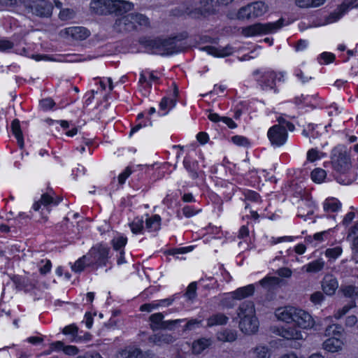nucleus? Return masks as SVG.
<instances>
[{"label": "nucleus", "instance_id": "21", "mask_svg": "<svg viewBox=\"0 0 358 358\" xmlns=\"http://www.w3.org/2000/svg\"><path fill=\"white\" fill-rule=\"evenodd\" d=\"M158 78L153 71H143L140 73L139 83L144 88H150L151 83L156 82Z\"/></svg>", "mask_w": 358, "mask_h": 358}, {"label": "nucleus", "instance_id": "63", "mask_svg": "<svg viewBox=\"0 0 358 358\" xmlns=\"http://www.w3.org/2000/svg\"><path fill=\"white\" fill-rule=\"evenodd\" d=\"M78 352V348L75 345H67L64 348V352L67 355H76Z\"/></svg>", "mask_w": 358, "mask_h": 358}, {"label": "nucleus", "instance_id": "4", "mask_svg": "<svg viewBox=\"0 0 358 358\" xmlns=\"http://www.w3.org/2000/svg\"><path fill=\"white\" fill-rule=\"evenodd\" d=\"M269 10L267 3L262 1H257L241 7L236 13L228 15L230 19L234 20H253L264 15Z\"/></svg>", "mask_w": 358, "mask_h": 358}, {"label": "nucleus", "instance_id": "6", "mask_svg": "<svg viewBox=\"0 0 358 358\" xmlns=\"http://www.w3.org/2000/svg\"><path fill=\"white\" fill-rule=\"evenodd\" d=\"M282 25V19H279L273 22L255 23L243 27L241 29V34L247 38L270 34L276 32Z\"/></svg>", "mask_w": 358, "mask_h": 358}, {"label": "nucleus", "instance_id": "50", "mask_svg": "<svg viewBox=\"0 0 358 358\" xmlns=\"http://www.w3.org/2000/svg\"><path fill=\"white\" fill-rule=\"evenodd\" d=\"M355 217V213L353 212L348 213L343 217L342 224L345 228H349L352 224V221Z\"/></svg>", "mask_w": 358, "mask_h": 358}, {"label": "nucleus", "instance_id": "62", "mask_svg": "<svg viewBox=\"0 0 358 358\" xmlns=\"http://www.w3.org/2000/svg\"><path fill=\"white\" fill-rule=\"evenodd\" d=\"M41 263H44V265L43 266H41L39 268L40 273L41 274H46L47 273L50 272L52 264L50 260H42Z\"/></svg>", "mask_w": 358, "mask_h": 358}, {"label": "nucleus", "instance_id": "16", "mask_svg": "<svg viewBox=\"0 0 358 358\" xmlns=\"http://www.w3.org/2000/svg\"><path fill=\"white\" fill-rule=\"evenodd\" d=\"M338 288V282L336 277L331 274L324 275L322 281V289L328 296L334 295Z\"/></svg>", "mask_w": 358, "mask_h": 358}, {"label": "nucleus", "instance_id": "61", "mask_svg": "<svg viewBox=\"0 0 358 358\" xmlns=\"http://www.w3.org/2000/svg\"><path fill=\"white\" fill-rule=\"evenodd\" d=\"M245 199L248 201L258 202L259 200V196L258 194L251 190H248L245 193Z\"/></svg>", "mask_w": 358, "mask_h": 358}, {"label": "nucleus", "instance_id": "19", "mask_svg": "<svg viewBox=\"0 0 358 358\" xmlns=\"http://www.w3.org/2000/svg\"><path fill=\"white\" fill-rule=\"evenodd\" d=\"M295 309L294 306L280 307L275 309L274 315L278 321L289 323L292 322Z\"/></svg>", "mask_w": 358, "mask_h": 358}, {"label": "nucleus", "instance_id": "49", "mask_svg": "<svg viewBox=\"0 0 358 358\" xmlns=\"http://www.w3.org/2000/svg\"><path fill=\"white\" fill-rule=\"evenodd\" d=\"M327 234V231H321L318 233H315L313 236H308L306 237V241L310 243L313 242V241H317V243H320L324 241V236Z\"/></svg>", "mask_w": 358, "mask_h": 358}, {"label": "nucleus", "instance_id": "7", "mask_svg": "<svg viewBox=\"0 0 358 358\" xmlns=\"http://www.w3.org/2000/svg\"><path fill=\"white\" fill-rule=\"evenodd\" d=\"M138 26L141 27H148L150 26L149 18L140 13L129 14L119 18L115 22V27L120 30H130L136 28Z\"/></svg>", "mask_w": 358, "mask_h": 358}, {"label": "nucleus", "instance_id": "10", "mask_svg": "<svg viewBox=\"0 0 358 358\" xmlns=\"http://www.w3.org/2000/svg\"><path fill=\"white\" fill-rule=\"evenodd\" d=\"M90 35V31L83 27H70L62 29L59 32L60 38L68 41H83Z\"/></svg>", "mask_w": 358, "mask_h": 358}, {"label": "nucleus", "instance_id": "41", "mask_svg": "<svg viewBox=\"0 0 358 358\" xmlns=\"http://www.w3.org/2000/svg\"><path fill=\"white\" fill-rule=\"evenodd\" d=\"M24 0H0L1 10H10L23 4Z\"/></svg>", "mask_w": 358, "mask_h": 358}, {"label": "nucleus", "instance_id": "48", "mask_svg": "<svg viewBox=\"0 0 358 358\" xmlns=\"http://www.w3.org/2000/svg\"><path fill=\"white\" fill-rule=\"evenodd\" d=\"M196 285L195 282H192L189 285L186 292V296L188 299L192 300L196 296Z\"/></svg>", "mask_w": 358, "mask_h": 358}, {"label": "nucleus", "instance_id": "22", "mask_svg": "<svg viewBox=\"0 0 358 358\" xmlns=\"http://www.w3.org/2000/svg\"><path fill=\"white\" fill-rule=\"evenodd\" d=\"M255 292L253 285H249L237 289L235 292L229 294V296L236 299H242L243 298L251 296Z\"/></svg>", "mask_w": 358, "mask_h": 358}, {"label": "nucleus", "instance_id": "2", "mask_svg": "<svg viewBox=\"0 0 358 358\" xmlns=\"http://www.w3.org/2000/svg\"><path fill=\"white\" fill-rule=\"evenodd\" d=\"M350 152L344 145H337L331 152V164L336 172L335 178L337 182L344 185H348L353 181V178L348 175L351 167Z\"/></svg>", "mask_w": 358, "mask_h": 358}, {"label": "nucleus", "instance_id": "55", "mask_svg": "<svg viewBox=\"0 0 358 358\" xmlns=\"http://www.w3.org/2000/svg\"><path fill=\"white\" fill-rule=\"evenodd\" d=\"M310 299L314 304H320L324 300V295L321 292H315L310 295Z\"/></svg>", "mask_w": 358, "mask_h": 358}, {"label": "nucleus", "instance_id": "45", "mask_svg": "<svg viewBox=\"0 0 358 358\" xmlns=\"http://www.w3.org/2000/svg\"><path fill=\"white\" fill-rule=\"evenodd\" d=\"M76 13L73 9L64 8L59 12V17L62 20H69L73 19Z\"/></svg>", "mask_w": 358, "mask_h": 358}, {"label": "nucleus", "instance_id": "1", "mask_svg": "<svg viewBox=\"0 0 358 358\" xmlns=\"http://www.w3.org/2000/svg\"><path fill=\"white\" fill-rule=\"evenodd\" d=\"M292 322L294 327L282 328L278 331V335L287 340H303L305 333L302 330L311 329L315 325L314 318L308 312L296 307Z\"/></svg>", "mask_w": 358, "mask_h": 358}, {"label": "nucleus", "instance_id": "44", "mask_svg": "<svg viewBox=\"0 0 358 358\" xmlns=\"http://www.w3.org/2000/svg\"><path fill=\"white\" fill-rule=\"evenodd\" d=\"M355 306H356V304L354 302L352 303L351 304L345 305L343 307H342L341 308L338 309L335 312L334 317L336 320H339L342 317H343L345 315H346L350 311V309H352V308H354Z\"/></svg>", "mask_w": 358, "mask_h": 358}, {"label": "nucleus", "instance_id": "17", "mask_svg": "<svg viewBox=\"0 0 358 358\" xmlns=\"http://www.w3.org/2000/svg\"><path fill=\"white\" fill-rule=\"evenodd\" d=\"M58 202L55 201L52 196H51L48 194H43L41 195V197L39 201H35L32 206V208L35 211L41 210V213H43V211H46L48 213L50 212V206L51 205H57Z\"/></svg>", "mask_w": 358, "mask_h": 358}, {"label": "nucleus", "instance_id": "36", "mask_svg": "<svg viewBox=\"0 0 358 358\" xmlns=\"http://www.w3.org/2000/svg\"><path fill=\"white\" fill-rule=\"evenodd\" d=\"M127 243V238L122 234H117L111 241L113 248L116 251L123 250Z\"/></svg>", "mask_w": 358, "mask_h": 358}, {"label": "nucleus", "instance_id": "58", "mask_svg": "<svg viewBox=\"0 0 358 358\" xmlns=\"http://www.w3.org/2000/svg\"><path fill=\"white\" fill-rule=\"evenodd\" d=\"M13 282L20 289L27 288L28 286L27 280L24 277L16 276L13 278Z\"/></svg>", "mask_w": 358, "mask_h": 358}, {"label": "nucleus", "instance_id": "24", "mask_svg": "<svg viewBox=\"0 0 358 358\" xmlns=\"http://www.w3.org/2000/svg\"><path fill=\"white\" fill-rule=\"evenodd\" d=\"M324 262L322 259L313 261L301 268V271L306 273H317L323 269Z\"/></svg>", "mask_w": 358, "mask_h": 358}, {"label": "nucleus", "instance_id": "8", "mask_svg": "<svg viewBox=\"0 0 358 358\" xmlns=\"http://www.w3.org/2000/svg\"><path fill=\"white\" fill-rule=\"evenodd\" d=\"M23 5L32 14L40 17H49L52 14V5L45 0H24Z\"/></svg>", "mask_w": 358, "mask_h": 358}, {"label": "nucleus", "instance_id": "53", "mask_svg": "<svg viewBox=\"0 0 358 358\" xmlns=\"http://www.w3.org/2000/svg\"><path fill=\"white\" fill-rule=\"evenodd\" d=\"M322 157L319 151L316 149H310L307 153V159L309 162H313Z\"/></svg>", "mask_w": 358, "mask_h": 358}, {"label": "nucleus", "instance_id": "3", "mask_svg": "<svg viewBox=\"0 0 358 358\" xmlns=\"http://www.w3.org/2000/svg\"><path fill=\"white\" fill-rule=\"evenodd\" d=\"M237 317L239 329L243 333L250 335L258 331L259 323L253 302H243L237 310Z\"/></svg>", "mask_w": 358, "mask_h": 358}, {"label": "nucleus", "instance_id": "59", "mask_svg": "<svg viewBox=\"0 0 358 358\" xmlns=\"http://www.w3.org/2000/svg\"><path fill=\"white\" fill-rule=\"evenodd\" d=\"M131 170L129 167H127L124 171L118 176V182L120 184L124 183L127 178L131 175Z\"/></svg>", "mask_w": 358, "mask_h": 358}, {"label": "nucleus", "instance_id": "64", "mask_svg": "<svg viewBox=\"0 0 358 358\" xmlns=\"http://www.w3.org/2000/svg\"><path fill=\"white\" fill-rule=\"evenodd\" d=\"M129 353L130 355L129 358H143L142 352L138 348H130Z\"/></svg>", "mask_w": 358, "mask_h": 358}, {"label": "nucleus", "instance_id": "32", "mask_svg": "<svg viewBox=\"0 0 358 358\" xmlns=\"http://www.w3.org/2000/svg\"><path fill=\"white\" fill-rule=\"evenodd\" d=\"M183 165L192 178H196L198 177V164L195 161L192 160L189 157H185L183 160Z\"/></svg>", "mask_w": 358, "mask_h": 358}, {"label": "nucleus", "instance_id": "5", "mask_svg": "<svg viewBox=\"0 0 358 358\" xmlns=\"http://www.w3.org/2000/svg\"><path fill=\"white\" fill-rule=\"evenodd\" d=\"M343 328L337 324L329 325L325 331V336L329 338L322 343V348L325 351L334 353L341 351L344 346V342L339 337L341 336Z\"/></svg>", "mask_w": 358, "mask_h": 358}, {"label": "nucleus", "instance_id": "37", "mask_svg": "<svg viewBox=\"0 0 358 358\" xmlns=\"http://www.w3.org/2000/svg\"><path fill=\"white\" fill-rule=\"evenodd\" d=\"M341 292L348 298L358 299V288L353 285H342Z\"/></svg>", "mask_w": 358, "mask_h": 358}, {"label": "nucleus", "instance_id": "23", "mask_svg": "<svg viewBox=\"0 0 358 358\" xmlns=\"http://www.w3.org/2000/svg\"><path fill=\"white\" fill-rule=\"evenodd\" d=\"M128 225L134 234H143L145 232L144 219L143 217H134L129 222Z\"/></svg>", "mask_w": 358, "mask_h": 358}, {"label": "nucleus", "instance_id": "42", "mask_svg": "<svg viewBox=\"0 0 358 358\" xmlns=\"http://www.w3.org/2000/svg\"><path fill=\"white\" fill-rule=\"evenodd\" d=\"M311 179L313 182L316 183H322L324 181L326 177H327V173L326 171L320 168L315 169L311 172Z\"/></svg>", "mask_w": 358, "mask_h": 358}, {"label": "nucleus", "instance_id": "47", "mask_svg": "<svg viewBox=\"0 0 358 358\" xmlns=\"http://www.w3.org/2000/svg\"><path fill=\"white\" fill-rule=\"evenodd\" d=\"M231 141L239 146H248L249 141L247 138L242 136H234L231 138Z\"/></svg>", "mask_w": 358, "mask_h": 358}, {"label": "nucleus", "instance_id": "29", "mask_svg": "<svg viewBox=\"0 0 358 358\" xmlns=\"http://www.w3.org/2000/svg\"><path fill=\"white\" fill-rule=\"evenodd\" d=\"M150 340L156 345H162L172 343L173 341V337L169 334H157L152 336Z\"/></svg>", "mask_w": 358, "mask_h": 358}, {"label": "nucleus", "instance_id": "15", "mask_svg": "<svg viewBox=\"0 0 358 358\" xmlns=\"http://www.w3.org/2000/svg\"><path fill=\"white\" fill-rule=\"evenodd\" d=\"M113 0H93L90 3V9L95 13L103 15L113 13Z\"/></svg>", "mask_w": 358, "mask_h": 358}, {"label": "nucleus", "instance_id": "13", "mask_svg": "<svg viewBox=\"0 0 358 358\" xmlns=\"http://www.w3.org/2000/svg\"><path fill=\"white\" fill-rule=\"evenodd\" d=\"M109 249L103 245H97L93 247L87 254L92 264L104 265L108 259Z\"/></svg>", "mask_w": 358, "mask_h": 358}, {"label": "nucleus", "instance_id": "40", "mask_svg": "<svg viewBox=\"0 0 358 358\" xmlns=\"http://www.w3.org/2000/svg\"><path fill=\"white\" fill-rule=\"evenodd\" d=\"M279 282V278L274 276H266L259 282L261 286L266 289L273 288V287L278 285Z\"/></svg>", "mask_w": 358, "mask_h": 358}, {"label": "nucleus", "instance_id": "35", "mask_svg": "<svg viewBox=\"0 0 358 358\" xmlns=\"http://www.w3.org/2000/svg\"><path fill=\"white\" fill-rule=\"evenodd\" d=\"M346 12L345 5H342L337 10L331 13L326 19L325 24H331L338 21Z\"/></svg>", "mask_w": 358, "mask_h": 358}, {"label": "nucleus", "instance_id": "54", "mask_svg": "<svg viewBox=\"0 0 358 358\" xmlns=\"http://www.w3.org/2000/svg\"><path fill=\"white\" fill-rule=\"evenodd\" d=\"M62 332L65 335H71L73 336H76L78 334V328L74 324H70L69 326L65 327L63 329Z\"/></svg>", "mask_w": 358, "mask_h": 358}, {"label": "nucleus", "instance_id": "52", "mask_svg": "<svg viewBox=\"0 0 358 358\" xmlns=\"http://www.w3.org/2000/svg\"><path fill=\"white\" fill-rule=\"evenodd\" d=\"M358 234V221L355 222L352 225L348 228V234L346 239L350 241L352 236Z\"/></svg>", "mask_w": 358, "mask_h": 358}, {"label": "nucleus", "instance_id": "20", "mask_svg": "<svg viewBox=\"0 0 358 358\" xmlns=\"http://www.w3.org/2000/svg\"><path fill=\"white\" fill-rule=\"evenodd\" d=\"M161 217L158 215H146L144 219L145 231L150 233L158 231L161 228Z\"/></svg>", "mask_w": 358, "mask_h": 358}, {"label": "nucleus", "instance_id": "56", "mask_svg": "<svg viewBox=\"0 0 358 358\" xmlns=\"http://www.w3.org/2000/svg\"><path fill=\"white\" fill-rule=\"evenodd\" d=\"M200 210H195L193 207L187 206L183 208L182 213L185 217H190L196 215Z\"/></svg>", "mask_w": 358, "mask_h": 358}, {"label": "nucleus", "instance_id": "9", "mask_svg": "<svg viewBox=\"0 0 358 358\" xmlns=\"http://www.w3.org/2000/svg\"><path fill=\"white\" fill-rule=\"evenodd\" d=\"M217 11V6L215 0H200L198 8L193 10L192 8L187 7L185 13L192 17L199 18L215 14Z\"/></svg>", "mask_w": 358, "mask_h": 358}, {"label": "nucleus", "instance_id": "28", "mask_svg": "<svg viewBox=\"0 0 358 358\" xmlns=\"http://www.w3.org/2000/svg\"><path fill=\"white\" fill-rule=\"evenodd\" d=\"M323 208L327 213H334L341 210V203L336 198H329L324 201Z\"/></svg>", "mask_w": 358, "mask_h": 358}, {"label": "nucleus", "instance_id": "26", "mask_svg": "<svg viewBox=\"0 0 358 358\" xmlns=\"http://www.w3.org/2000/svg\"><path fill=\"white\" fill-rule=\"evenodd\" d=\"M212 343L210 339L200 338L192 343V350L195 355L201 354L205 349L208 348Z\"/></svg>", "mask_w": 358, "mask_h": 358}, {"label": "nucleus", "instance_id": "33", "mask_svg": "<svg viewBox=\"0 0 358 358\" xmlns=\"http://www.w3.org/2000/svg\"><path fill=\"white\" fill-rule=\"evenodd\" d=\"M295 4L301 8H317L323 5L325 0H294Z\"/></svg>", "mask_w": 358, "mask_h": 358}, {"label": "nucleus", "instance_id": "30", "mask_svg": "<svg viewBox=\"0 0 358 358\" xmlns=\"http://www.w3.org/2000/svg\"><path fill=\"white\" fill-rule=\"evenodd\" d=\"M229 317L223 313H217L210 316L207 321L208 327L224 325L227 323Z\"/></svg>", "mask_w": 358, "mask_h": 358}, {"label": "nucleus", "instance_id": "18", "mask_svg": "<svg viewBox=\"0 0 358 358\" xmlns=\"http://www.w3.org/2000/svg\"><path fill=\"white\" fill-rule=\"evenodd\" d=\"M208 55L215 57H224L231 55L234 51V48L230 45L226 46H206L203 48Z\"/></svg>", "mask_w": 358, "mask_h": 358}, {"label": "nucleus", "instance_id": "25", "mask_svg": "<svg viewBox=\"0 0 358 358\" xmlns=\"http://www.w3.org/2000/svg\"><path fill=\"white\" fill-rule=\"evenodd\" d=\"M133 8V3L129 1L124 0H113V13H123L131 10Z\"/></svg>", "mask_w": 358, "mask_h": 358}, {"label": "nucleus", "instance_id": "43", "mask_svg": "<svg viewBox=\"0 0 358 358\" xmlns=\"http://www.w3.org/2000/svg\"><path fill=\"white\" fill-rule=\"evenodd\" d=\"M342 252L343 248L341 246L338 245L327 249L325 251V256L330 260H335L341 255Z\"/></svg>", "mask_w": 358, "mask_h": 358}, {"label": "nucleus", "instance_id": "57", "mask_svg": "<svg viewBox=\"0 0 358 358\" xmlns=\"http://www.w3.org/2000/svg\"><path fill=\"white\" fill-rule=\"evenodd\" d=\"M55 102L51 99H45L40 102V106L43 110H50L53 108Z\"/></svg>", "mask_w": 358, "mask_h": 358}, {"label": "nucleus", "instance_id": "34", "mask_svg": "<svg viewBox=\"0 0 358 358\" xmlns=\"http://www.w3.org/2000/svg\"><path fill=\"white\" fill-rule=\"evenodd\" d=\"M176 100L175 97L164 98L159 104L160 110L162 112V115H165L168 113L169 110L175 107Z\"/></svg>", "mask_w": 358, "mask_h": 358}, {"label": "nucleus", "instance_id": "31", "mask_svg": "<svg viewBox=\"0 0 358 358\" xmlns=\"http://www.w3.org/2000/svg\"><path fill=\"white\" fill-rule=\"evenodd\" d=\"M90 265H92L90 256L86 255L78 259L73 264H72L71 269L76 273H80L83 271L87 266Z\"/></svg>", "mask_w": 358, "mask_h": 358}, {"label": "nucleus", "instance_id": "39", "mask_svg": "<svg viewBox=\"0 0 358 358\" xmlns=\"http://www.w3.org/2000/svg\"><path fill=\"white\" fill-rule=\"evenodd\" d=\"M256 358H270L271 356V350L265 345H258L253 350Z\"/></svg>", "mask_w": 358, "mask_h": 358}, {"label": "nucleus", "instance_id": "27", "mask_svg": "<svg viewBox=\"0 0 358 358\" xmlns=\"http://www.w3.org/2000/svg\"><path fill=\"white\" fill-rule=\"evenodd\" d=\"M11 131L17 139L19 146L22 148L24 147V138L21 130L20 121L17 119L14 120L11 123Z\"/></svg>", "mask_w": 358, "mask_h": 358}, {"label": "nucleus", "instance_id": "60", "mask_svg": "<svg viewBox=\"0 0 358 358\" xmlns=\"http://www.w3.org/2000/svg\"><path fill=\"white\" fill-rule=\"evenodd\" d=\"M13 47V43L6 39H0V51H6Z\"/></svg>", "mask_w": 358, "mask_h": 358}, {"label": "nucleus", "instance_id": "38", "mask_svg": "<svg viewBox=\"0 0 358 358\" xmlns=\"http://www.w3.org/2000/svg\"><path fill=\"white\" fill-rule=\"evenodd\" d=\"M236 337V332L230 330H224L217 334V339L222 342H232Z\"/></svg>", "mask_w": 358, "mask_h": 358}, {"label": "nucleus", "instance_id": "51", "mask_svg": "<svg viewBox=\"0 0 358 358\" xmlns=\"http://www.w3.org/2000/svg\"><path fill=\"white\" fill-rule=\"evenodd\" d=\"M160 306V303L156 301H153L150 303L143 304L140 307L141 311L151 312L153 310L157 309Z\"/></svg>", "mask_w": 358, "mask_h": 358}, {"label": "nucleus", "instance_id": "46", "mask_svg": "<svg viewBox=\"0 0 358 358\" xmlns=\"http://www.w3.org/2000/svg\"><path fill=\"white\" fill-rule=\"evenodd\" d=\"M317 127V126H315L313 124H309L307 129L303 131V134L305 136L315 138L319 136L318 131H316Z\"/></svg>", "mask_w": 358, "mask_h": 358}, {"label": "nucleus", "instance_id": "11", "mask_svg": "<svg viewBox=\"0 0 358 358\" xmlns=\"http://www.w3.org/2000/svg\"><path fill=\"white\" fill-rule=\"evenodd\" d=\"M267 136L272 145L280 147L284 145L287 141V129L283 126L274 125L268 129Z\"/></svg>", "mask_w": 358, "mask_h": 358}, {"label": "nucleus", "instance_id": "14", "mask_svg": "<svg viewBox=\"0 0 358 358\" xmlns=\"http://www.w3.org/2000/svg\"><path fill=\"white\" fill-rule=\"evenodd\" d=\"M164 315L161 313L152 314L150 317V327L153 330L159 329H172L173 327L178 323L183 322L182 320H173L163 321Z\"/></svg>", "mask_w": 358, "mask_h": 358}, {"label": "nucleus", "instance_id": "12", "mask_svg": "<svg viewBox=\"0 0 358 358\" xmlns=\"http://www.w3.org/2000/svg\"><path fill=\"white\" fill-rule=\"evenodd\" d=\"M284 72H275L273 71H265L259 80V83L264 90L273 89L277 82L285 80Z\"/></svg>", "mask_w": 358, "mask_h": 358}]
</instances>
